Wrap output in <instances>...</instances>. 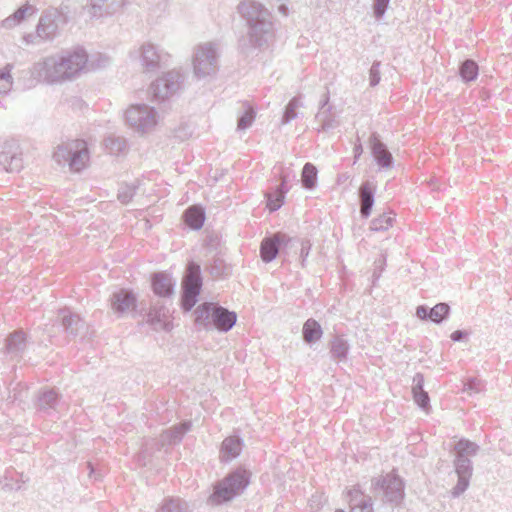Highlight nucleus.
Masks as SVG:
<instances>
[{
  "instance_id": "obj_43",
  "label": "nucleus",
  "mask_w": 512,
  "mask_h": 512,
  "mask_svg": "<svg viewBox=\"0 0 512 512\" xmlns=\"http://www.w3.org/2000/svg\"><path fill=\"white\" fill-rule=\"evenodd\" d=\"M137 186L134 184H125L120 186L117 194L118 200L122 204H128L136 193Z\"/></svg>"
},
{
  "instance_id": "obj_35",
  "label": "nucleus",
  "mask_w": 512,
  "mask_h": 512,
  "mask_svg": "<svg viewBox=\"0 0 512 512\" xmlns=\"http://www.w3.org/2000/svg\"><path fill=\"white\" fill-rule=\"evenodd\" d=\"M106 150L112 155L124 154L128 149L127 140L116 134H109L104 139Z\"/></svg>"
},
{
  "instance_id": "obj_23",
  "label": "nucleus",
  "mask_w": 512,
  "mask_h": 512,
  "mask_svg": "<svg viewBox=\"0 0 512 512\" xmlns=\"http://www.w3.org/2000/svg\"><path fill=\"white\" fill-rule=\"evenodd\" d=\"M151 286L155 295L170 297L174 294L175 281L168 273L157 272L151 277Z\"/></svg>"
},
{
  "instance_id": "obj_54",
  "label": "nucleus",
  "mask_w": 512,
  "mask_h": 512,
  "mask_svg": "<svg viewBox=\"0 0 512 512\" xmlns=\"http://www.w3.org/2000/svg\"><path fill=\"white\" fill-rule=\"evenodd\" d=\"M309 251H310L309 242L308 241L301 242L300 258L302 260V266H304V262H305L307 256L309 255Z\"/></svg>"
},
{
  "instance_id": "obj_39",
  "label": "nucleus",
  "mask_w": 512,
  "mask_h": 512,
  "mask_svg": "<svg viewBox=\"0 0 512 512\" xmlns=\"http://www.w3.org/2000/svg\"><path fill=\"white\" fill-rule=\"evenodd\" d=\"M394 221L395 218L391 215V213H383L371 221L370 230L375 232L386 231L392 227Z\"/></svg>"
},
{
  "instance_id": "obj_19",
  "label": "nucleus",
  "mask_w": 512,
  "mask_h": 512,
  "mask_svg": "<svg viewBox=\"0 0 512 512\" xmlns=\"http://www.w3.org/2000/svg\"><path fill=\"white\" fill-rule=\"evenodd\" d=\"M371 153L380 168L389 169L394 164V159L387 146L380 140L377 133H372L369 138Z\"/></svg>"
},
{
  "instance_id": "obj_25",
  "label": "nucleus",
  "mask_w": 512,
  "mask_h": 512,
  "mask_svg": "<svg viewBox=\"0 0 512 512\" xmlns=\"http://www.w3.org/2000/svg\"><path fill=\"white\" fill-rule=\"evenodd\" d=\"M243 448V440L237 435L226 437L220 449V455L223 461H231L238 457Z\"/></svg>"
},
{
  "instance_id": "obj_32",
  "label": "nucleus",
  "mask_w": 512,
  "mask_h": 512,
  "mask_svg": "<svg viewBox=\"0 0 512 512\" xmlns=\"http://www.w3.org/2000/svg\"><path fill=\"white\" fill-rule=\"evenodd\" d=\"M205 269L214 279L227 277L231 273V267L219 255H215L211 261L206 264Z\"/></svg>"
},
{
  "instance_id": "obj_47",
  "label": "nucleus",
  "mask_w": 512,
  "mask_h": 512,
  "mask_svg": "<svg viewBox=\"0 0 512 512\" xmlns=\"http://www.w3.org/2000/svg\"><path fill=\"white\" fill-rule=\"evenodd\" d=\"M413 399L422 410H427L430 408V397L426 391L413 394Z\"/></svg>"
},
{
  "instance_id": "obj_8",
  "label": "nucleus",
  "mask_w": 512,
  "mask_h": 512,
  "mask_svg": "<svg viewBox=\"0 0 512 512\" xmlns=\"http://www.w3.org/2000/svg\"><path fill=\"white\" fill-rule=\"evenodd\" d=\"M157 111L146 104L132 105L125 113L126 123L135 131L145 134L157 124Z\"/></svg>"
},
{
  "instance_id": "obj_11",
  "label": "nucleus",
  "mask_w": 512,
  "mask_h": 512,
  "mask_svg": "<svg viewBox=\"0 0 512 512\" xmlns=\"http://www.w3.org/2000/svg\"><path fill=\"white\" fill-rule=\"evenodd\" d=\"M315 121L318 123V132H327L339 125L335 106L330 104V95L327 90L319 101L318 112L315 115Z\"/></svg>"
},
{
  "instance_id": "obj_10",
  "label": "nucleus",
  "mask_w": 512,
  "mask_h": 512,
  "mask_svg": "<svg viewBox=\"0 0 512 512\" xmlns=\"http://www.w3.org/2000/svg\"><path fill=\"white\" fill-rule=\"evenodd\" d=\"M217 50L214 44L200 45L193 59L194 73L198 78L209 76L217 70Z\"/></svg>"
},
{
  "instance_id": "obj_37",
  "label": "nucleus",
  "mask_w": 512,
  "mask_h": 512,
  "mask_svg": "<svg viewBox=\"0 0 512 512\" xmlns=\"http://www.w3.org/2000/svg\"><path fill=\"white\" fill-rule=\"evenodd\" d=\"M318 180V170L315 165L307 162L302 169L301 182L302 186L307 190H312L316 187Z\"/></svg>"
},
{
  "instance_id": "obj_52",
  "label": "nucleus",
  "mask_w": 512,
  "mask_h": 512,
  "mask_svg": "<svg viewBox=\"0 0 512 512\" xmlns=\"http://www.w3.org/2000/svg\"><path fill=\"white\" fill-rule=\"evenodd\" d=\"M424 390V375L422 373H416L413 377L412 394L422 392Z\"/></svg>"
},
{
  "instance_id": "obj_13",
  "label": "nucleus",
  "mask_w": 512,
  "mask_h": 512,
  "mask_svg": "<svg viewBox=\"0 0 512 512\" xmlns=\"http://www.w3.org/2000/svg\"><path fill=\"white\" fill-rule=\"evenodd\" d=\"M62 18L63 15L56 8L43 11L36 26L40 40H53L57 35L59 22Z\"/></svg>"
},
{
  "instance_id": "obj_22",
  "label": "nucleus",
  "mask_w": 512,
  "mask_h": 512,
  "mask_svg": "<svg viewBox=\"0 0 512 512\" xmlns=\"http://www.w3.org/2000/svg\"><path fill=\"white\" fill-rule=\"evenodd\" d=\"M191 422L190 421H183L177 425H174L173 427L164 430L160 434L159 438V444L160 448L164 447L165 445H176L179 444L184 435L191 429Z\"/></svg>"
},
{
  "instance_id": "obj_45",
  "label": "nucleus",
  "mask_w": 512,
  "mask_h": 512,
  "mask_svg": "<svg viewBox=\"0 0 512 512\" xmlns=\"http://www.w3.org/2000/svg\"><path fill=\"white\" fill-rule=\"evenodd\" d=\"M380 67H381V62L374 61L369 70V84L371 87H375L376 85H378L381 80Z\"/></svg>"
},
{
  "instance_id": "obj_28",
  "label": "nucleus",
  "mask_w": 512,
  "mask_h": 512,
  "mask_svg": "<svg viewBox=\"0 0 512 512\" xmlns=\"http://www.w3.org/2000/svg\"><path fill=\"white\" fill-rule=\"evenodd\" d=\"M350 345L343 336H334L329 341V353L331 359L335 362H343L347 359Z\"/></svg>"
},
{
  "instance_id": "obj_17",
  "label": "nucleus",
  "mask_w": 512,
  "mask_h": 512,
  "mask_svg": "<svg viewBox=\"0 0 512 512\" xmlns=\"http://www.w3.org/2000/svg\"><path fill=\"white\" fill-rule=\"evenodd\" d=\"M110 306L115 314L123 316L127 312L136 309L137 297L131 290L120 289L111 294Z\"/></svg>"
},
{
  "instance_id": "obj_24",
  "label": "nucleus",
  "mask_w": 512,
  "mask_h": 512,
  "mask_svg": "<svg viewBox=\"0 0 512 512\" xmlns=\"http://www.w3.org/2000/svg\"><path fill=\"white\" fill-rule=\"evenodd\" d=\"M89 158L88 147L84 140H74V148L69 160V167L74 172L81 171Z\"/></svg>"
},
{
  "instance_id": "obj_5",
  "label": "nucleus",
  "mask_w": 512,
  "mask_h": 512,
  "mask_svg": "<svg viewBox=\"0 0 512 512\" xmlns=\"http://www.w3.org/2000/svg\"><path fill=\"white\" fill-rule=\"evenodd\" d=\"M195 324L206 331L228 332L237 321V314L213 302H204L194 310Z\"/></svg>"
},
{
  "instance_id": "obj_29",
  "label": "nucleus",
  "mask_w": 512,
  "mask_h": 512,
  "mask_svg": "<svg viewBox=\"0 0 512 512\" xmlns=\"http://www.w3.org/2000/svg\"><path fill=\"white\" fill-rule=\"evenodd\" d=\"M37 8L29 3L18 8L12 15L2 21V26L11 29L26 19L27 16L36 14Z\"/></svg>"
},
{
  "instance_id": "obj_16",
  "label": "nucleus",
  "mask_w": 512,
  "mask_h": 512,
  "mask_svg": "<svg viewBox=\"0 0 512 512\" xmlns=\"http://www.w3.org/2000/svg\"><path fill=\"white\" fill-rule=\"evenodd\" d=\"M291 239L283 233H275L265 237L260 245V256L263 262L270 263L276 259L280 250L287 246Z\"/></svg>"
},
{
  "instance_id": "obj_31",
  "label": "nucleus",
  "mask_w": 512,
  "mask_h": 512,
  "mask_svg": "<svg viewBox=\"0 0 512 512\" xmlns=\"http://www.w3.org/2000/svg\"><path fill=\"white\" fill-rule=\"evenodd\" d=\"M169 316V309H167L165 306L161 305H154L150 308L149 312L147 313L146 321L150 325L157 328V326L168 330L169 323L166 322V319Z\"/></svg>"
},
{
  "instance_id": "obj_9",
  "label": "nucleus",
  "mask_w": 512,
  "mask_h": 512,
  "mask_svg": "<svg viewBox=\"0 0 512 512\" xmlns=\"http://www.w3.org/2000/svg\"><path fill=\"white\" fill-rule=\"evenodd\" d=\"M184 76L179 71H169L159 77L150 86L153 100L164 101L173 96L182 87Z\"/></svg>"
},
{
  "instance_id": "obj_44",
  "label": "nucleus",
  "mask_w": 512,
  "mask_h": 512,
  "mask_svg": "<svg viewBox=\"0 0 512 512\" xmlns=\"http://www.w3.org/2000/svg\"><path fill=\"white\" fill-rule=\"evenodd\" d=\"M89 13L92 17L108 15L105 12V0H91Z\"/></svg>"
},
{
  "instance_id": "obj_34",
  "label": "nucleus",
  "mask_w": 512,
  "mask_h": 512,
  "mask_svg": "<svg viewBox=\"0 0 512 512\" xmlns=\"http://www.w3.org/2000/svg\"><path fill=\"white\" fill-rule=\"evenodd\" d=\"M323 330L321 325L313 318H309L303 325V339L308 344H313L320 340Z\"/></svg>"
},
{
  "instance_id": "obj_30",
  "label": "nucleus",
  "mask_w": 512,
  "mask_h": 512,
  "mask_svg": "<svg viewBox=\"0 0 512 512\" xmlns=\"http://www.w3.org/2000/svg\"><path fill=\"white\" fill-rule=\"evenodd\" d=\"M183 219L189 228L199 230L202 228L205 221V211L201 206H190L184 212Z\"/></svg>"
},
{
  "instance_id": "obj_7",
  "label": "nucleus",
  "mask_w": 512,
  "mask_h": 512,
  "mask_svg": "<svg viewBox=\"0 0 512 512\" xmlns=\"http://www.w3.org/2000/svg\"><path fill=\"white\" fill-rule=\"evenodd\" d=\"M202 286L201 267L197 262L190 261L182 279L181 307L185 312L191 311L198 302Z\"/></svg>"
},
{
  "instance_id": "obj_26",
  "label": "nucleus",
  "mask_w": 512,
  "mask_h": 512,
  "mask_svg": "<svg viewBox=\"0 0 512 512\" xmlns=\"http://www.w3.org/2000/svg\"><path fill=\"white\" fill-rule=\"evenodd\" d=\"M288 190L287 180L284 176H282L281 183L276 186L275 190L265 193L267 208L271 212L277 211L281 208Z\"/></svg>"
},
{
  "instance_id": "obj_36",
  "label": "nucleus",
  "mask_w": 512,
  "mask_h": 512,
  "mask_svg": "<svg viewBox=\"0 0 512 512\" xmlns=\"http://www.w3.org/2000/svg\"><path fill=\"white\" fill-rule=\"evenodd\" d=\"M459 75L463 82L475 81L479 75L478 64L472 59H466L459 65Z\"/></svg>"
},
{
  "instance_id": "obj_59",
  "label": "nucleus",
  "mask_w": 512,
  "mask_h": 512,
  "mask_svg": "<svg viewBox=\"0 0 512 512\" xmlns=\"http://www.w3.org/2000/svg\"><path fill=\"white\" fill-rule=\"evenodd\" d=\"M278 11L284 15V16H287L288 15V12H289V9H288V6L285 5V4H281L279 7H278Z\"/></svg>"
},
{
  "instance_id": "obj_20",
  "label": "nucleus",
  "mask_w": 512,
  "mask_h": 512,
  "mask_svg": "<svg viewBox=\"0 0 512 512\" xmlns=\"http://www.w3.org/2000/svg\"><path fill=\"white\" fill-rule=\"evenodd\" d=\"M376 186L369 180L364 181L358 190L360 216L363 219L370 217L375 203Z\"/></svg>"
},
{
  "instance_id": "obj_15",
  "label": "nucleus",
  "mask_w": 512,
  "mask_h": 512,
  "mask_svg": "<svg viewBox=\"0 0 512 512\" xmlns=\"http://www.w3.org/2000/svg\"><path fill=\"white\" fill-rule=\"evenodd\" d=\"M28 344L27 333L22 329L14 330L5 339L4 354L11 360L19 361L25 353Z\"/></svg>"
},
{
  "instance_id": "obj_49",
  "label": "nucleus",
  "mask_w": 512,
  "mask_h": 512,
  "mask_svg": "<svg viewBox=\"0 0 512 512\" xmlns=\"http://www.w3.org/2000/svg\"><path fill=\"white\" fill-rule=\"evenodd\" d=\"M125 3L126 0H105V12L107 14H114L119 11Z\"/></svg>"
},
{
  "instance_id": "obj_56",
  "label": "nucleus",
  "mask_w": 512,
  "mask_h": 512,
  "mask_svg": "<svg viewBox=\"0 0 512 512\" xmlns=\"http://www.w3.org/2000/svg\"><path fill=\"white\" fill-rule=\"evenodd\" d=\"M218 243V237L217 235H210L205 240V245L211 248H216V245Z\"/></svg>"
},
{
  "instance_id": "obj_50",
  "label": "nucleus",
  "mask_w": 512,
  "mask_h": 512,
  "mask_svg": "<svg viewBox=\"0 0 512 512\" xmlns=\"http://www.w3.org/2000/svg\"><path fill=\"white\" fill-rule=\"evenodd\" d=\"M361 512H374L373 500L371 496L365 495L357 503V507Z\"/></svg>"
},
{
  "instance_id": "obj_48",
  "label": "nucleus",
  "mask_w": 512,
  "mask_h": 512,
  "mask_svg": "<svg viewBox=\"0 0 512 512\" xmlns=\"http://www.w3.org/2000/svg\"><path fill=\"white\" fill-rule=\"evenodd\" d=\"M365 494L361 491L359 487H353L348 491L349 503L352 509H356L357 503L359 500L364 497Z\"/></svg>"
},
{
  "instance_id": "obj_55",
  "label": "nucleus",
  "mask_w": 512,
  "mask_h": 512,
  "mask_svg": "<svg viewBox=\"0 0 512 512\" xmlns=\"http://www.w3.org/2000/svg\"><path fill=\"white\" fill-rule=\"evenodd\" d=\"M466 335H467V334H466V332H465V331H463V330H456V331H454V332L451 334L450 338H451V340H452V341H454V342H460V341H462V340L464 339V337H465Z\"/></svg>"
},
{
  "instance_id": "obj_60",
  "label": "nucleus",
  "mask_w": 512,
  "mask_h": 512,
  "mask_svg": "<svg viewBox=\"0 0 512 512\" xmlns=\"http://www.w3.org/2000/svg\"><path fill=\"white\" fill-rule=\"evenodd\" d=\"M335 512H345V511H343V510H341V509H338V510H336Z\"/></svg>"
},
{
  "instance_id": "obj_6",
  "label": "nucleus",
  "mask_w": 512,
  "mask_h": 512,
  "mask_svg": "<svg viewBox=\"0 0 512 512\" xmlns=\"http://www.w3.org/2000/svg\"><path fill=\"white\" fill-rule=\"evenodd\" d=\"M371 489L375 497L392 508L400 507L405 499V482L394 470L372 478Z\"/></svg>"
},
{
  "instance_id": "obj_3",
  "label": "nucleus",
  "mask_w": 512,
  "mask_h": 512,
  "mask_svg": "<svg viewBox=\"0 0 512 512\" xmlns=\"http://www.w3.org/2000/svg\"><path fill=\"white\" fill-rule=\"evenodd\" d=\"M479 450L480 446L477 443L466 438H461L455 443L453 466L458 480L451 490L453 498H458L468 489L473 475V464L470 458L476 456Z\"/></svg>"
},
{
  "instance_id": "obj_57",
  "label": "nucleus",
  "mask_w": 512,
  "mask_h": 512,
  "mask_svg": "<svg viewBox=\"0 0 512 512\" xmlns=\"http://www.w3.org/2000/svg\"><path fill=\"white\" fill-rule=\"evenodd\" d=\"M353 150H354V156H355V162H356L363 152L361 143L359 142V143L355 144Z\"/></svg>"
},
{
  "instance_id": "obj_1",
  "label": "nucleus",
  "mask_w": 512,
  "mask_h": 512,
  "mask_svg": "<svg viewBox=\"0 0 512 512\" xmlns=\"http://www.w3.org/2000/svg\"><path fill=\"white\" fill-rule=\"evenodd\" d=\"M237 11L248 28L247 37L239 40L240 52L248 57L255 50L268 47L275 36L272 13L263 4L253 0L240 2Z\"/></svg>"
},
{
  "instance_id": "obj_42",
  "label": "nucleus",
  "mask_w": 512,
  "mask_h": 512,
  "mask_svg": "<svg viewBox=\"0 0 512 512\" xmlns=\"http://www.w3.org/2000/svg\"><path fill=\"white\" fill-rule=\"evenodd\" d=\"M256 113L251 106H247L244 113L239 116L237 121V128L239 130H245L249 128L255 120Z\"/></svg>"
},
{
  "instance_id": "obj_51",
  "label": "nucleus",
  "mask_w": 512,
  "mask_h": 512,
  "mask_svg": "<svg viewBox=\"0 0 512 512\" xmlns=\"http://www.w3.org/2000/svg\"><path fill=\"white\" fill-rule=\"evenodd\" d=\"M482 389L480 381L470 378L467 380V382L464 384V391L468 392L469 394L472 393H478Z\"/></svg>"
},
{
  "instance_id": "obj_21",
  "label": "nucleus",
  "mask_w": 512,
  "mask_h": 512,
  "mask_svg": "<svg viewBox=\"0 0 512 512\" xmlns=\"http://www.w3.org/2000/svg\"><path fill=\"white\" fill-rule=\"evenodd\" d=\"M450 306L447 303H438L434 307L429 308L425 305H419L416 308V315L421 320H430L435 324H441L448 318Z\"/></svg>"
},
{
  "instance_id": "obj_58",
  "label": "nucleus",
  "mask_w": 512,
  "mask_h": 512,
  "mask_svg": "<svg viewBox=\"0 0 512 512\" xmlns=\"http://www.w3.org/2000/svg\"><path fill=\"white\" fill-rule=\"evenodd\" d=\"M87 467L90 469L89 476L90 477H94V479L97 480L98 479V475L96 474V472H95V470L93 468L92 463L87 462Z\"/></svg>"
},
{
  "instance_id": "obj_33",
  "label": "nucleus",
  "mask_w": 512,
  "mask_h": 512,
  "mask_svg": "<svg viewBox=\"0 0 512 512\" xmlns=\"http://www.w3.org/2000/svg\"><path fill=\"white\" fill-rule=\"evenodd\" d=\"M157 512H192V510L182 498L166 497L162 500Z\"/></svg>"
},
{
  "instance_id": "obj_12",
  "label": "nucleus",
  "mask_w": 512,
  "mask_h": 512,
  "mask_svg": "<svg viewBox=\"0 0 512 512\" xmlns=\"http://www.w3.org/2000/svg\"><path fill=\"white\" fill-rule=\"evenodd\" d=\"M56 323L63 328V331L70 338L82 336L87 329L86 322L79 314L69 308H63L58 311Z\"/></svg>"
},
{
  "instance_id": "obj_53",
  "label": "nucleus",
  "mask_w": 512,
  "mask_h": 512,
  "mask_svg": "<svg viewBox=\"0 0 512 512\" xmlns=\"http://www.w3.org/2000/svg\"><path fill=\"white\" fill-rule=\"evenodd\" d=\"M23 41L27 45H31V44H38L41 40H40V36H38V33L36 32L35 34L29 33V34L24 35Z\"/></svg>"
},
{
  "instance_id": "obj_38",
  "label": "nucleus",
  "mask_w": 512,
  "mask_h": 512,
  "mask_svg": "<svg viewBox=\"0 0 512 512\" xmlns=\"http://www.w3.org/2000/svg\"><path fill=\"white\" fill-rule=\"evenodd\" d=\"M74 148V140L59 145L53 154L54 160L59 165L69 164L70 156Z\"/></svg>"
},
{
  "instance_id": "obj_14",
  "label": "nucleus",
  "mask_w": 512,
  "mask_h": 512,
  "mask_svg": "<svg viewBox=\"0 0 512 512\" xmlns=\"http://www.w3.org/2000/svg\"><path fill=\"white\" fill-rule=\"evenodd\" d=\"M21 155L15 141H5L0 150V167L6 172H19L23 167Z\"/></svg>"
},
{
  "instance_id": "obj_2",
  "label": "nucleus",
  "mask_w": 512,
  "mask_h": 512,
  "mask_svg": "<svg viewBox=\"0 0 512 512\" xmlns=\"http://www.w3.org/2000/svg\"><path fill=\"white\" fill-rule=\"evenodd\" d=\"M88 55L83 48L73 51H63L37 62L32 68L31 75L38 81L48 84L58 83L74 78L85 67Z\"/></svg>"
},
{
  "instance_id": "obj_4",
  "label": "nucleus",
  "mask_w": 512,
  "mask_h": 512,
  "mask_svg": "<svg viewBox=\"0 0 512 512\" xmlns=\"http://www.w3.org/2000/svg\"><path fill=\"white\" fill-rule=\"evenodd\" d=\"M250 481L251 472L245 467L239 466L214 484L208 502L212 505H222L230 502L246 490Z\"/></svg>"
},
{
  "instance_id": "obj_27",
  "label": "nucleus",
  "mask_w": 512,
  "mask_h": 512,
  "mask_svg": "<svg viewBox=\"0 0 512 512\" xmlns=\"http://www.w3.org/2000/svg\"><path fill=\"white\" fill-rule=\"evenodd\" d=\"M161 61L162 54L157 50L156 46L147 43L141 47V62L147 71L156 70Z\"/></svg>"
},
{
  "instance_id": "obj_46",
  "label": "nucleus",
  "mask_w": 512,
  "mask_h": 512,
  "mask_svg": "<svg viewBox=\"0 0 512 512\" xmlns=\"http://www.w3.org/2000/svg\"><path fill=\"white\" fill-rule=\"evenodd\" d=\"M390 0H374L373 13L376 19H381L389 5Z\"/></svg>"
},
{
  "instance_id": "obj_40",
  "label": "nucleus",
  "mask_w": 512,
  "mask_h": 512,
  "mask_svg": "<svg viewBox=\"0 0 512 512\" xmlns=\"http://www.w3.org/2000/svg\"><path fill=\"white\" fill-rule=\"evenodd\" d=\"M12 65L7 64L0 69V94L8 93L13 85V77L11 75Z\"/></svg>"
},
{
  "instance_id": "obj_18",
  "label": "nucleus",
  "mask_w": 512,
  "mask_h": 512,
  "mask_svg": "<svg viewBox=\"0 0 512 512\" xmlns=\"http://www.w3.org/2000/svg\"><path fill=\"white\" fill-rule=\"evenodd\" d=\"M60 400L61 397L55 389L44 387L37 392L35 406L37 411L51 415L57 411Z\"/></svg>"
},
{
  "instance_id": "obj_41",
  "label": "nucleus",
  "mask_w": 512,
  "mask_h": 512,
  "mask_svg": "<svg viewBox=\"0 0 512 512\" xmlns=\"http://www.w3.org/2000/svg\"><path fill=\"white\" fill-rule=\"evenodd\" d=\"M301 101L298 97H293L285 107L282 124H288L297 117V108L300 107Z\"/></svg>"
}]
</instances>
